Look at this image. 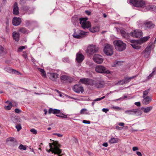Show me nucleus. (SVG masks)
I'll list each match as a JSON object with an SVG mask.
<instances>
[{
	"label": "nucleus",
	"mask_w": 156,
	"mask_h": 156,
	"mask_svg": "<svg viewBox=\"0 0 156 156\" xmlns=\"http://www.w3.org/2000/svg\"><path fill=\"white\" fill-rule=\"evenodd\" d=\"M53 141L54 142L53 143H49V147L50 149L48 150L46 149L47 151L48 152L51 151L52 153H54L55 154H60L62 152V151L59 148L60 145L58 144V142L54 141V140H53ZM57 156H62L61 155H59Z\"/></svg>",
	"instance_id": "1"
},
{
	"label": "nucleus",
	"mask_w": 156,
	"mask_h": 156,
	"mask_svg": "<svg viewBox=\"0 0 156 156\" xmlns=\"http://www.w3.org/2000/svg\"><path fill=\"white\" fill-rule=\"evenodd\" d=\"M113 44L116 50L119 51H124L126 48V45L122 41L117 40L113 41Z\"/></svg>",
	"instance_id": "2"
},
{
	"label": "nucleus",
	"mask_w": 156,
	"mask_h": 156,
	"mask_svg": "<svg viewBox=\"0 0 156 156\" xmlns=\"http://www.w3.org/2000/svg\"><path fill=\"white\" fill-rule=\"evenodd\" d=\"M129 3L134 6L144 8L146 5V2L144 0H130Z\"/></svg>",
	"instance_id": "3"
},
{
	"label": "nucleus",
	"mask_w": 156,
	"mask_h": 156,
	"mask_svg": "<svg viewBox=\"0 0 156 156\" xmlns=\"http://www.w3.org/2000/svg\"><path fill=\"white\" fill-rule=\"evenodd\" d=\"M147 40H131V45L132 47L136 49H139L140 47V45L145 42Z\"/></svg>",
	"instance_id": "4"
},
{
	"label": "nucleus",
	"mask_w": 156,
	"mask_h": 156,
	"mask_svg": "<svg viewBox=\"0 0 156 156\" xmlns=\"http://www.w3.org/2000/svg\"><path fill=\"white\" fill-rule=\"evenodd\" d=\"M143 26L146 30H153L156 27L155 24L152 21L148 20L144 21Z\"/></svg>",
	"instance_id": "5"
},
{
	"label": "nucleus",
	"mask_w": 156,
	"mask_h": 156,
	"mask_svg": "<svg viewBox=\"0 0 156 156\" xmlns=\"http://www.w3.org/2000/svg\"><path fill=\"white\" fill-rule=\"evenodd\" d=\"M104 51L107 55H112L113 53V46L108 44H105Z\"/></svg>",
	"instance_id": "6"
},
{
	"label": "nucleus",
	"mask_w": 156,
	"mask_h": 156,
	"mask_svg": "<svg viewBox=\"0 0 156 156\" xmlns=\"http://www.w3.org/2000/svg\"><path fill=\"white\" fill-rule=\"evenodd\" d=\"M125 113L129 115H133L136 116H140L142 112L140 110L138 109H129L126 110Z\"/></svg>",
	"instance_id": "7"
},
{
	"label": "nucleus",
	"mask_w": 156,
	"mask_h": 156,
	"mask_svg": "<svg viewBox=\"0 0 156 156\" xmlns=\"http://www.w3.org/2000/svg\"><path fill=\"white\" fill-rule=\"evenodd\" d=\"M130 35L133 37L141 39L143 36V32L140 30H134L133 32L130 33Z\"/></svg>",
	"instance_id": "8"
},
{
	"label": "nucleus",
	"mask_w": 156,
	"mask_h": 156,
	"mask_svg": "<svg viewBox=\"0 0 156 156\" xmlns=\"http://www.w3.org/2000/svg\"><path fill=\"white\" fill-rule=\"evenodd\" d=\"M98 50V48L96 46L94 45H90L87 47L86 52L90 55L97 52Z\"/></svg>",
	"instance_id": "9"
},
{
	"label": "nucleus",
	"mask_w": 156,
	"mask_h": 156,
	"mask_svg": "<svg viewBox=\"0 0 156 156\" xmlns=\"http://www.w3.org/2000/svg\"><path fill=\"white\" fill-rule=\"evenodd\" d=\"M95 71L100 73H106L109 74L110 72L109 70H106L105 68L102 66H98L95 67Z\"/></svg>",
	"instance_id": "10"
},
{
	"label": "nucleus",
	"mask_w": 156,
	"mask_h": 156,
	"mask_svg": "<svg viewBox=\"0 0 156 156\" xmlns=\"http://www.w3.org/2000/svg\"><path fill=\"white\" fill-rule=\"evenodd\" d=\"M48 76L51 80L54 81H56L58 80L59 77V75L57 73H48Z\"/></svg>",
	"instance_id": "11"
},
{
	"label": "nucleus",
	"mask_w": 156,
	"mask_h": 156,
	"mask_svg": "<svg viewBox=\"0 0 156 156\" xmlns=\"http://www.w3.org/2000/svg\"><path fill=\"white\" fill-rule=\"evenodd\" d=\"M93 59L97 63L101 64L102 63L103 59L101 55L98 54H95L93 56Z\"/></svg>",
	"instance_id": "12"
},
{
	"label": "nucleus",
	"mask_w": 156,
	"mask_h": 156,
	"mask_svg": "<svg viewBox=\"0 0 156 156\" xmlns=\"http://www.w3.org/2000/svg\"><path fill=\"white\" fill-rule=\"evenodd\" d=\"M105 84L104 81L102 79H99L96 80L95 85L97 88H101L104 86Z\"/></svg>",
	"instance_id": "13"
},
{
	"label": "nucleus",
	"mask_w": 156,
	"mask_h": 156,
	"mask_svg": "<svg viewBox=\"0 0 156 156\" xmlns=\"http://www.w3.org/2000/svg\"><path fill=\"white\" fill-rule=\"evenodd\" d=\"M60 79L61 81L62 82H70L72 80V79L71 77L65 75L61 76Z\"/></svg>",
	"instance_id": "14"
},
{
	"label": "nucleus",
	"mask_w": 156,
	"mask_h": 156,
	"mask_svg": "<svg viewBox=\"0 0 156 156\" xmlns=\"http://www.w3.org/2000/svg\"><path fill=\"white\" fill-rule=\"evenodd\" d=\"M22 22L21 19L20 17H14L12 20V24L15 26L19 25Z\"/></svg>",
	"instance_id": "15"
},
{
	"label": "nucleus",
	"mask_w": 156,
	"mask_h": 156,
	"mask_svg": "<svg viewBox=\"0 0 156 156\" xmlns=\"http://www.w3.org/2000/svg\"><path fill=\"white\" fill-rule=\"evenodd\" d=\"M73 90L75 92L78 93L80 92L82 93L84 91L83 87L78 85H76L74 86Z\"/></svg>",
	"instance_id": "16"
},
{
	"label": "nucleus",
	"mask_w": 156,
	"mask_h": 156,
	"mask_svg": "<svg viewBox=\"0 0 156 156\" xmlns=\"http://www.w3.org/2000/svg\"><path fill=\"white\" fill-rule=\"evenodd\" d=\"M13 7V14L15 15H18L19 14V11L18 4L16 2L14 3Z\"/></svg>",
	"instance_id": "17"
},
{
	"label": "nucleus",
	"mask_w": 156,
	"mask_h": 156,
	"mask_svg": "<svg viewBox=\"0 0 156 156\" xmlns=\"http://www.w3.org/2000/svg\"><path fill=\"white\" fill-rule=\"evenodd\" d=\"M144 8H145V11H153L156 9V7L155 6L150 5H146V4Z\"/></svg>",
	"instance_id": "18"
},
{
	"label": "nucleus",
	"mask_w": 156,
	"mask_h": 156,
	"mask_svg": "<svg viewBox=\"0 0 156 156\" xmlns=\"http://www.w3.org/2000/svg\"><path fill=\"white\" fill-rule=\"evenodd\" d=\"M84 58V56L81 53H78L76 54V59L78 63H81L83 61Z\"/></svg>",
	"instance_id": "19"
},
{
	"label": "nucleus",
	"mask_w": 156,
	"mask_h": 156,
	"mask_svg": "<svg viewBox=\"0 0 156 156\" xmlns=\"http://www.w3.org/2000/svg\"><path fill=\"white\" fill-rule=\"evenodd\" d=\"M79 34H77L76 33H74L73 34L74 37L76 38H82L85 36L86 32H84L83 31L80 30Z\"/></svg>",
	"instance_id": "20"
},
{
	"label": "nucleus",
	"mask_w": 156,
	"mask_h": 156,
	"mask_svg": "<svg viewBox=\"0 0 156 156\" xmlns=\"http://www.w3.org/2000/svg\"><path fill=\"white\" fill-rule=\"evenodd\" d=\"M142 103L144 105H146L150 103L151 101V98L149 96H147L145 98H143Z\"/></svg>",
	"instance_id": "21"
},
{
	"label": "nucleus",
	"mask_w": 156,
	"mask_h": 156,
	"mask_svg": "<svg viewBox=\"0 0 156 156\" xmlns=\"http://www.w3.org/2000/svg\"><path fill=\"white\" fill-rule=\"evenodd\" d=\"M80 82H81L82 83L86 84H90V83L91 82H92V83H93L92 81L91 80L86 78L80 79Z\"/></svg>",
	"instance_id": "22"
},
{
	"label": "nucleus",
	"mask_w": 156,
	"mask_h": 156,
	"mask_svg": "<svg viewBox=\"0 0 156 156\" xmlns=\"http://www.w3.org/2000/svg\"><path fill=\"white\" fill-rule=\"evenodd\" d=\"M151 52V51L149 50L148 48H146L145 50L142 52V54L145 58H147L149 56Z\"/></svg>",
	"instance_id": "23"
},
{
	"label": "nucleus",
	"mask_w": 156,
	"mask_h": 156,
	"mask_svg": "<svg viewBox=\"0 0 156 156\" xmlns=\"http://www.w3.org/2000/svg\"><path fill=\"white\" fill-rule=\"evenodd\" d=\"M120 33L121 35L123 38H127L129 37L130 36V33L128 34L126 32V31L123 29L120 30Z\"/></svg>",
	"instance_id": "24"
},
{
	"label": "nucleus",
	"mask_w": 156,
	"mask_h": 156,
	"mask_svg": "<svg viewBox=\"0 0 156 156\" xmlns=\"http://www.w3.org/2000/svg\"><path fill=\"white\" fill-rule=\"evenodd\" d=\"M19 32L25 34H27L29 32L28 30L26 28L23 27H19Z\"/></svg>",
	"instance_id": "25"
},
{
	"label": "nucleus",
	"mask_w": 156,
	"mask_h": 156,
	"mask_svg": "<svg viewBox=\"0 0 156 156\" xmlns=\"http://www.w3.org/2000/svg\"><path fill=\"white\" fill-rule=\"evenodd\" d=\"M60 112V110L56 109H52V108H50L48 111L49 114L53 113L54 114L57 115Z\"/></svg>",
	"instance_id": "26"
},
{
	"label": "nucleus",
	"mask_w": 156,
	"mask_h": 156,
	"mask_svg": "<svg viewBox=\"0 0 156 156\" xmlns=\"http://www.w3.org/2000/svg\"><path fill=\"white\" fill-rule=\"evenodd\" d=\"M91 25L90 22L89 21H86L85 23L81 26L83 29L88 28L91 27Z\"/></svg>",
	"instance_id": "27"
},
{
	"label": "nucleus",
	"mask_w": 156,
	"mask_h": 156,
	"mask_svg": "<svg viewBox=\"0 0 156 156\" xmlns=\"http://www.w3.org/2000/svg\"><path fill=\"white\" fill-rule=\"evenodd\" d=\"M100 27L99 26H95L93 27L90 29V31L93 33H95L99 31Z\"/></svg>",
	"instance_id": "28"
},
{
	"label": "nucleus",
	"mask_w": 156,
	"mask_h": 156,
	"mask_svg": "<svg viewBox=\"0 0 156 156\" xmlns=\"http://www.w3.org/2000/svg\"><path fill=\"white\" fill-rule=\"evenodd\" d=\"M152 109V107L150 106L146 108L142 107L141 110L143 111L145 113H147L150 112Z\"/></svg>",
	"instance_id": "29"
},
{
	"label": "nucleus",
	"mask_w": 156,
	"mask_h": 156,
	"mask_svg": "<svg viewBox=\"0 0 156 156\" xmlns=\"http://www.w3.org/2000/svg\"><path fill=\"white\" fill-rule=\"evenodd\" d=\"M12 36L13 39H19L20 34L19 33L15 31L12 33Z\"/></svg>",
	"instance_id": "30"
},
{
	"label": "nucleus",
	"mask_w": 156,
	"mask_h": 156,
	"mask_svg": "<svg viewBox=\"0 0 156 156\" xmlns=\"http://www.w3.org/2000/svg\"><path fill=\"white\" fill-rule=\"evenodd\" d=\"M56 116L58 117L61 118L62 119L67 118V115L61 112L60 110L59 113L58 114L56 115Z\"/></svg>",
	"instance_id": "31"
},
{
	"label": "nucleus",
	"mask_w": 156,
	"mask_h": 156,
	"mask_svg": "<svg viewBox=\"0 0 156 156\" xmlns=\"http://www.w3.org/2000/svg\"><path fill=\"white\" fill-rule=\"evenodd\" d=\"M56 116L58 117L61 118L62 119L67 118V115L61 112L60 110L59 113L58 114L56 115Z\"/></svg>",
	"instance_id": "32"
},
{
	"label": "nucleus",
	"mask_w": 156,
	"mask_h": 156,
	"mask_svg": "<svg viewBox=\"0 0 156 156\" xmlns=\"http://www.w3.org/2000/svg\"><path fill=\"white\" fill-rule=\"evenodd\" d=\"M118 141V139L115 137L111 138L110 140H109V143L111 144L116 143Z\"/></svg>",
	"instance_id": "33"
},
{
	"label": "nucleus",
	"mask_w": 156,
	"mask_h": 156,
	"mask_svg": "<svg viewBox=\"0 0 156 156\" xmlns=\"http://www.w3.org/2000/svg\"><path fill=\"white\" fill-rule=\"evenodd\" d=\"M87 20V18H80V23L81 24V26L86 22Z\"/></svg>",
	"instance_id": "34"
},
{
	"label": "nucleus",
	"mask_w": 156,
	"mask_h": 156,
	"mask_svg": "<svg viewBox=\"0 0 156 156\" xmlns=\"http://www.w3.org/2000/svg\"><path fill=\"white\" fill-rule=\"evenodd\" d=\"M136 76H132L131 77H126L124 79L125 81V82L126 83H128L129 82L131 79H133L134 78L136 77Z\"/></svg>",
	"instance_id": "35"
},
{
	"label": "nucleus",
	"mask_w": 156,
	"mask_h": 156,
	"mask_svg": "<svg viewBox=\"0 0 156 156\" xmlns=\"http://www.w3.org/2000/svg\"><path fill=\"white\" fill-rule=\"evenodd\" d=\"M38 69L39 70V71H40L41 73V75L43 77H46V74L45 73L44 70L43 69L38 68Z\"/></svg>",
	"instance_id": "36"
},
{
	"label": "nucleus",
	"mask_w": 156,
	"mask_h": 156,
	"mask_svg": "<svg viewBox=\"0 0 156 156\" xmlns=\"http://www.w3.org/2000/svg\"><path fill=\"white\" fill-rule=\"evenodd\" d=\"M9 70L10 71V72H12V73L16 74L21 75V73L19 72L18 71L16 70L9 68Z\"/></svg>",
	"instance_id": "37"
},
{
	"label": "nucleus",
	"mask_w": 156,
	"mask_h": 156,
	"mask_svg": "<svg viewBox=\"0 0 156 156\" xmlns=\"http://www.w3.org/2000/svg\"><path fill=\"white\" fill-rule=\"evenodd\" d=\"M5 54V52L4 48L0 45V56H2Z\"/></svg>",
	"instance_id": "38"
},
{
	"label": "nucleus",
	"mask_w": 156,
	"mask_h": 156,
	"mask_svg": "<svg viewBox=\"0 0 156 156\" xmlns=\"http://www.w3.org/2000/svg\"><path fill=\"white\" fill-rule=\"evenodd\" d=\"M154 47V45L152 42H150L147 46L146 48H148V49L150 51L153 49Z\"/></svg>",
	"instance_id": "39"
},
{
	"label": "nucleus",
	"mask_w": 156,
	"mask_h": 156,
	"mask_svg": "<svg viewBox=\"0 0 156 156\" xmlns=\"http://www.w3.org/2000/svg\"><path fill=\"white\" fill-rule=\"evenodd\" d=\"M149 91L150 90L149 89L144 91L143 92V95L142 96L143 98L147 97L146 96L148 95Z\"/></svg>",
	"instance_id": "40"
},
{
	"label": "nucleus",
	"mask_w": 156,
	"mask_h": 156,
	"mask_svg": "<svg viewBox=\"0 0 156 156\" xmlns=\"http://www.w3.org/2000/svg\"><path fill=\"white\" fill-rule=\"evenodd\" d=\"M12 107V104L11 102L9 103V105L7 106H5V108L7 110H9L11 109Z\"/></svg>",
	"instance_id": "41"
},
{
	"label": "nucleus",
	"mask_w": 156,
	"mask_h": 156,
	"mask_svg": "<svg viewBox=\"0 0 156 156\" xmlns=\"http://www.w3.org/2000/svg\"><path fill=\"white\" fill-rule=\"evenodd\" d=\"M26 48H27V46H20L18 48L17 51L18 52L21 51L23 49Z\"/></svg>",
	"instance_id": "42"
},
{
	"label": "nucleus",
	"mask_w": 156,
	"mask_h": 156,
	"mask_svg": "<svg viewBox=\"0 0 156 156\" xmlns=\"http://www.w3.org/2000/svg\"><path fill=\"white\" fill-rule=\"evenodd\" d=\"M19 147L20 150H26L27 149L26 146L22 144L20 145Z\"/></svg>",
	"instance_id": "43"
},
{
	"label": "nucleus",
	"mask_w": 156,
	"mask_h": 156,
	"mask_svg": "<svg viewBox=\"0 0 156 156\" xmlns=\"http://www.w3.org/2000/svg\"><path fill=\"white\" fill-rule=\"evenodd\" d=\"M16 128L17 129L18 131H19L21 129L22 127L21 125L20 124H17L15 126Z\"/></svg>",
	"instance_id": "44"
},
{
	"label": "nucleus",
	"mask_w": 156,
	"mask_h": 156,
	"mask_svg": "<svg viewBox=\"0 0 156 156\" xmlns=\"http://www.w3.org/2000/svg\"><path fill=\"white\" fill-rule=\"evenodd\" d=\"M62 61L65 62H69V60L68 57H66L63 58Z\"/></svg>",
	"instance_id": "45"
},
{
	"label": "nucleus",
	"mask_w": 156,
	"mask_h": 156,
	"mask_svg": "<svg viewBox=\"0 0 156 156\" xmlns=\"http://www.w3.org/2000/svg\"><path fill=\"white\" fill-rule=\"evenodd\" d=\"M125 83L124 79L120 80L118 82V84H119L120 85H122Z\"/></svg>",
	"instance_id": "46"
},
{
	"label": "nucleus",
	"mask_w": 156,
	"mask_h": 156,
	"mask_svg": "<svg viewBox=\"0 0 156 156\" xmlns=\"http://www.w3.org/2000/svg\"><path fill=\"white\" fill-rule=\"evenodd\" d=\"M105 97V96L101 97V98H96V99L94 100V101H100L104 99Z\"/></svg>",
	"instance_id": "47"
},
{
	"label": "nucleus",
	"mask_w": 156,
	"mask_h": 156,
	"mask_svg": "<svg viewBox=\"0 0 156 156\" xmlns=\"http://www.w3.org/2000/svg\"><path fill=\"white\" fill-rule=\"evenodd\" d=\"M154 74L155 73H152L147 77V79L148 80L150 79L154 75Z\"/></svg>",
	"instance_id": "48"
},
{
	"label": "nucleus",
	"mask_w": 156,
	"mask_h": 156,
	"mask_svg": "<svg viewBox=\"0 0 156 156\" xmlns=\"http://www.w3.org/2000/svg\"><path fill=\"white\" fill-rule=\"evenodd\" d=\"M87 111V109L86 108H83L80 111V113L81 114H83L86 113V112Z\"/></svg>",
	"instance_id": "49"
},
{
	"label": "nucleus",
	"mask_w": 156,
	"mask_h": 156,
	"mask_svg": "<svg viewBox=\"0 0 156 156\" xmlns=\"http://www.w3.org/2000/svg\"><path fill=\"white\" fill-rule=\"evenodd\" d=\"M112 108L114 109H115L117 110H120L121 109V108L118 106H113L112 107Z\"/></svg>",
	"instance_id": "50"
},
{
	"label": "nucleus",
	"mask_w": 156,
	"mask_h": 156,
	"mask_svg": "<svg viewBox=\"0 0 156 156\" xmlns=\"http://www.w3.org/2000/svg\"><path fill=\"white\" fill-rule=\"evenodd\" d=\"M23 54L22 55V56L26 59H27V53L25 51H23Z\"/></svg>",
	"instance_id": "51"
},
{
	"label": "nucleus",
	"mask_w": 156,
	"mask_h": 156,
	"mask_svg": "<svg viewBox=\"0 0 156 156\" xmlns=\"http://www.w3.org/2000/svg\"><path fill=\"white\" fill-rule=\"evenodd\" d=\"M30 131L34 134H36L37 133V131L34 129H31Z\"/></svg>",
	"instance_id": "52"
},
{
	"label": "nucleus",
	"mask_w": 156,
	"mask_h": 156,
	"mask_svg": "<svg viewBox=\"0 0 156 156\" xmlns=\"http://www.w3.org/2000/svg\"><path fill=\"white\" fill-rule=\"evenodd\" d=\"M121 61H116V62L115 63V64L113 65L112 66H117L119 65V64L120 63Z\"/></svg>",
	"instance_id": "53"
},
{
	"label": "nucleus",
	"mask_w": 156,
	"mask_h": 156,
	"mask_svg": "<svg viewBox=\"0 0 156 156\" xmlns=\"http://www.w3.org/2000/svg\"><path fill=\"white\" fill-rule=\"evenodd\" d=\"M14 140L15 139L14 138L11 137L8 138L7 140V141L12 142L14 141Z\"/></svg>",
	"instance_id": "54"
},
{
	"label": "nucleus",
	"mask_w": 156,
	"mask_h": 156,
	"mask_svg": "<svg viewBox=\"0 0 156 156\" xmlns=\"http://www.w3.org/2000/svg\"><path fill=\"white\" fill-rule=\"evenodd\" d=\"M109 109L106 108H103L102 109V111L103 112H105V113H107V112L109 111Z\"/></svg>",
	"instance_id": "55"
},
{
	"label": "nucleus",
	"mask_w": 156,
	"mask_h": 156,
	"mask_svg": "<svg viewBox=\"0 0 156 156\" xmlns=\"http://www.w3.org/2000/svg\"><path fill=\"white\" fill-rule=\"evenodd\" d=\"M14 111L16 113H19L21 112V111L18 108L15 109Z\"/></svg>",
	"instance_id": "56"
},
{
	"label": "nucleus",
	"mask_w": 156,
	"mask_h": 156,
	"mask_svg": "<svg viewBox=\"0 0 156 156\" xmlns=\"http://www.w3.org/2000/svg\"><path fill=\"white\" fill-rule=\"evenodd\" d=\"M53 135H57L59 137H61L62 136H63V135L62 134L57 133H54L53 134Z\"/></svg>",
	"instance_id": "57"
},
{
	"label": "nucleus",
	"mask_w": 156,
	"mask_h": 156,
	"mask_svg": "<svg viewBox=\"0 0 156 156\" xmlns=\"http://www.w3.org/2000/svg\"><path fill=\"white\" fill-rule=\"evenodd\" d=\"M83 122L84 123L89 124L90 123V121H87L86 120H83Z\"/></svg>",
	"instance_id": "58"
},
{
	"label": "nucleus",
	"mask_w": 156,
	"mask_h": 156,
	"mask_svg": "<svg viewBox=\"0 0 156 156\" xmlns=\"http://www.w3.org/2000/svg\"><path fill=\"white\" fill-rule=\"evenodd\" d=\"M132 150L133 151H135L139 150V148L136 147H133Z\"/></svg>",
	"instance_id": "59"
},
{
	"label": "nucleus",
	"mask_w": 156,
	"mask_h": 156,
	"mask_svg": "<svg viewBox=\"0 0 156 156\" xmlns=\"http://www.w3.org/2000/svg\"><path fill=\"white\" fill-rule=\"evenodd\" d=\"M85 13L86 14H87V15L88 16L90 15L91 13V12H90L89 11H88V10L86 11H85Z\"/></svg>",
	"instance_id": "60"
},
{
	"label": "nucleus",
	"mask_w": 156,
	"mask_h": 156,
	"mask_svg": "<svg viewBox=\"0 0 156 156\" xmlns=\"http://www.w3.org/2000/svg\"><path fill=\"white\" fill-rule=\"evenodd\" d=\"M136 154L138 156H142L141 153L139 151H136Z\"/></svg>",
	"instance_id": "61"
},
{
	"label": "nucleus",
	"mask_w": 156,
	"mask_h": 156,
	"mask_svg": "<svg viewBox=\"0 0 156 156\" xmlns=\"http://www.w3.org/2000/svg\"><path fill=\"white\" fill-rule=\"evenodd\" d=\"M135 104L137 106H140L141 105L140 102H136L135 103Z\"/></svg>",
	"instance_id": "62"
},
{
	"label": "nucleus",
	"mask_w": 156,
	"mask_h": 156,
	"mask_svg": "<svg viewBox=\"0 0 156 156\" xmlns=\"http://www.w3.org/2000/svg\"><path fill=\"white\" fill-rule=\"evenodd\" d=\"M124 123L123 122H119L118 123V125H119V126H123L124 125Z\"/></svg>",
	"instance_id": "63"
},
{
	"label": "nucleus",
	"mask_w": 156,
	"mask_h": 156,
	"mask_svg": "<svg viewBox=\"0 0 156 156\" xmlns=\"http://www.w3.org/2000/svg\"><path fill=\"white\" fill-rule=\"evenodd\" d=\"M115 128L117 129H118V130H121L122 129V128H121L120 127H119L118 126H115Z\"/></svg>",
	"instance_id": "64"
}]
</instances>
